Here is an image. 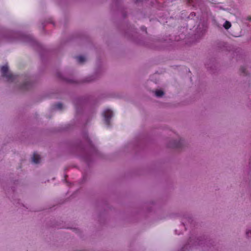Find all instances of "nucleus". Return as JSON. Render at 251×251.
Here are the masks:
<instances>
[{
  "label": "nucleus",
  "mask_w": 251,
  "mask_h": 251,
  "mask_svg": "<svg viewBox=\"0 0 251 251\" xmlns=\"http://www.w3.org/2000/svg\"><path fill=\"white\" fill-rule=\"evenodd\" d=\"M113 112L110 109H106L103 111V116L104 118L105 124L109 126L110 124V119L113 116Z\"/></svg>",
  "instance_id": "2"
},
{
  "label": "nucleus",
  "mask_w": 251,
  "mask_h": 251,
  "mask_svg": "<svg viewBox=\"0 0 251 251\" xmlns=\"http://www.w3.org/2000/svg\"><path fill=\"white\" fill-rule=\"evenodd\" d=\"M142 29L143 30H145V31H146V28L145 27H143L142 28Z\"/></svg>",
  "instance_id": "14"
},
{
  "label": "nucleus",
  "mask_w": 251,
  "mask_h": 251,
  "mask_svg": "<svg viewBox=\"0 0 251 251\" xmlns=\"http://www.w3.org/2000/svg\"><path fill=\"white\" fill-rule=\"evenodd\" d=\"M0 72L2 76L5 77L8 81L12 82L16 77V75L9 72L8 67L7 65L3 66L0 68Z\"/></svg>",
  "instance_id": "1"
},
{
  "label": "nucleus",
  "mask_w": 251,
  "mask_h": 251,
  "mask_svg": "<svg viewBox=\"0 0 251 251\" xmlns=\"http://www.w3.org/2000/svg\"><path fill=\"white\" fill-rule=\"evenodd\" d=\"M189 4L192 5L194 7L200 6V1L199 0H188Z\"/></svg>",
  "instance_id": "4"
},
{
  "label": "nucleus",
  "mask_w": 251,
  "mask_h": 251,
  "mask_svg": "<svg viewBox=\"0 0 251 251\" xmlns=\"http://www.w3.org/2000/svg\"><path fill=\"white\" fill-rule=\"evenodd\" d=\"M75 58H76L77 61L80 63H83L86 60L85 58L83 56H81V55L76 56L75 57Z\"/></svg>",
  "instance_id": "6"
},
{
  "label": "nucleus",
  "mask_w": 251,
  "mask_h": 251,
  "mask_svg": "<svg viewBox=\"0 0 251 251\" xmlns=\"http://www.w3.org/2000/svg\"><path fill=\"white\" fill-rule=\"evenodd\" d=\"M182 144V141L179 140L178 141H175L174 144L172 145H171L170 147H172V148H179L181 147Z\"/></svg>",
  "instance_id": "5"
},
{
  "label": "nucleus",
  "mask_w": 251,
  "mask_h": 251,
  "mask_svg": "<svg viewBox=\"0 0 251 251\" xmlns=\"http://www.w3.org/2000/svg\"><path fill=\"white\" fill-rule=\"evenodd\" d=\"M155 96L157 97H161L164 95V92L162 90H158L155 91Z\"/></svg>",
  "instance_id": "8"
},
{
  "label": "nucleus",
  "mask_w": 251,
  "mask_h": 251,
  "mask_svg": "<svg viewBox=\"0 0 251 251\" xmlns=\"http://www.w3.org/2000/svg\"><path fill=\"white\" fill-rule=\"evenodd\" d=\"M246 68H244V67H242L241 69V71L242 72V73L244 74H246Z\"/></svg>",
  "instance_id": "12"
},
{
  "label": "nucleus",
  "mask_w": 251,
  "mask_h": 251,
  "mask_svg": "<svg viewBox=\"0 0 251 251\" xmlns=\"http://www.w3.org/2000/svg\"><path fill=\"white\" fill-rule=\"evenodd\" d=\"M247 20L249 21H251V16H249L247 18Z\"/></svg>",
  "instance_id": "13"
},
{
  "label": "nucleus",
  "mask_w": 251,
  "mask_h": 251,
  "mask_svg": "<svg viewBox=\"0 0 251 251\" xmlns=\"http://www.w3.org/2000/svg\"><path fill=\"white\" fill-rule=\"evenodd\" d=\"M32 159V161L34 163L37 164L40 162L41 157L39 154H38L37 153H34L33 154Z\"/></svg>",
  "instance_id": "3"
},
{
  "label": "nucleus",
  "mask_w": 251,
  "mask_h": 251,
  "mask_svg": "<svg viewBox=\"0 0 251 251\" xmlns=\"http://www.w3.org/2000/svg\"><path fill=\"white\" fill-rule=\"evenodd\" d=\"M223 26L225 29H228L231 27V24L229 22L226 21Z\"/></svg>",
  "instance_id": "7"
},
{
  "label": "nucleus",
  "mask_w": 251,
  "mask_h": 251,
  "mask_svg": "<svg viewBox=\"0 0 251 251\" xmlns=\"http://www.w3.org/2000/svg\"><path fill=\"white\" fill-rule=\"evenodd\" d=\"M250 164L251 165V160L250 162Z\"/></svg>",
  "instance_id": "15"
},
{
  "label": "nucleus",
  "mask_w": 251,
  "mask_h": 251,
  "mask_svg": "<svg viewBox=\"0 0 251 251\" xmlns=\"http://www.w3.org/2000/svg\"><path fill=\"white\" fill-rule=\"evenodd\" d=\"M30 84V82L28 81L25 82L22 86V88L23 89H27L29 87L28 85Z\"/></svg>",
  "instance_id": "9"
},
{
  "label": "nucleus",
  "mask_w": 251,
  "mask_h": 251,
  "mask_svg": "<svg viewBox=\"0 0 251 251\" xmlns=\"http://www.w3.org/2000/svg\"><path fill=\"white\" fill-rule=\"evenodd\" d=\"M55 107L58 109H61L62 107V104L61 103H58L55 105Z\"/></svg>",
  "instance_id": "10"
},
{
  "label": "nucleus",
  "mask_w": 251,
  "mask_h": 251,
  "mask_svg": "<svg viewBox=\"0 0 251 251\" xmlns=\"http://www.w3.org/2000/svg\"><path fill=\"white\" fill-rule=\"evenodd\" d=\"M246 236L248 237H251V229H248L246 231Z\"/></svg>",
  "instance_id": "11"
}]
</instances>
